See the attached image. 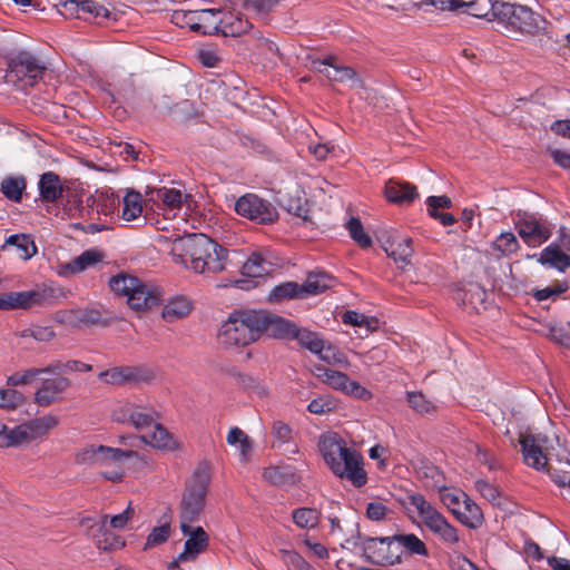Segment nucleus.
I'll return each mask as SVG.
<instances>
[{
    "instance_id": "4468645a",
    "label": "nucleus",
    "mask_w": 570,
    "mask_h": 570,
    "mask_svg": "<svg viewBox=\"0 0 570 570\" xmlns=\"http://www.w3.org/2000/svg\"><path fill=\"white\" fill-rule=\"evenodd\" d=\"M363 551L368 561L382 566H393L401 560L400 544L392 538H368L363 543Z\"/></svg>"
},
{
    "instance_id": "7ed1b4c3",
    "label": "nucleus",
    "mask_w": 570,
    "mask_h": 570,
    "mask_svg": "<svg viewBox=\"0 0 570 570\" xmlns=\"http://www.w3.org/2000/svg\"><path fill=\"white\" fill-rule=\"evenodd\" d=\"M263 325L258 311L233 313L219 330V342L226 347L252 344L262 336Z\"/></svg>"
},
{
    "instance_id": "0e129e2a",
    "label": "nucleus",
    "mask_w": 570,
    "mask_h": 570,
    "mask_svg": "<svg viewBox=\"0 0 570 570\" xmlns=\"http://www.w3.org/2000/svg\"><path fill=\"white\" fill-rule=\"evenodd\" d=\"M169 535L170 525L168 523L154 528L147 538L145 550L164 543Z\"/></svg>"
},
{
    "instance_id": "4be33fe9",
    "label": "nucleus",
    "mask_w": 570,
    "mask_h": 570,
    "mask_svg": "<svg viewBox=\"0 0 570 570\" xmlns=\"http://www.w3.org/2000/svg\"><path fill=\"white\" fill-rule=\"evenodd\" d=\"M259 316L264 321L262 326V334L267 332L272 337L281 340L294 338L298 327L295 323L285 320L281 316L269 314L264 311H258Z\"/></svg>"
},
{
    "instance_id": "864d4df0",
    "label": "nucleus",
    "mask_w": 570,
    "mask_h": 570,
    "mask_svg": "<svg viewBox=\"0 0 570 570\" xmlns=\"http://www.w3.org/2000/svg\"><path fill=\"white\" fill-rule=\"evenodd\" d=\"M95 206L98 213L108 216L115 213L116 208L119 206V200L108 190L99 191L95 198Z\"/></svg>"
},
{
    "instance_id": "2f4dec72",
    "label": "nucleus",
    "mask_w": 570,
    "mask_h": 570,
    "mask_svg": "<svg viewBox=\"0 0 570 570\" xmlns=\"http://www.w3.org/2000/svg\"><path fill=\"white\" fill-rule=\"evenodd\" d=\"M189 196L175 188L163 187L155 191V199L160 202L165 210L175 212L179 209Z\"/></svg>"
},
{
    "instance_id": "3c124183",
    "label": "nucleus",
    "mask_w": 570,
    "mask_h": 570,
    "mask_svg": "<svg viewBox=\"0 0 570 570\" xmlns=\"http://www.w3.org/2000/svg\"><path fill=\"white\" fill-rule=\"evenodd\" d=\"M292 298H303V294L299 291V285L295 282L283 283L274 287L269 294V299L275 302Z\"/></svg>"
},
{
    "instance_id": "8fccbe9b",
    "label": "nucleus",
    "mask_w": 570,
    "mask_h": 570,
    "mask_svg": "<svg viewBox=\"0 0 570 570\" xmlns=\"http://www.w3.org/2000/svg\"><path fill=\"white\" fill-rule=\"evenodd\" d=\"M343 322L352 326L364 327L367 332L379 328V321L375 317H368L354 311H347L343 315Z\"/></svg>"
},
{
    "instance_id": "c9c22d12",
    "label": "nucleus",
    "mask_w": 570,
    "mask_h": 570,
    "mask_svg": "<svg viewBox=\"0 0 570 570\" xmlns=\"http://www.w3.org/2000/svg\"><path fill=\"white\" fill-rule=\"evenodd\" d=\"M317 356L325 363L342 368H348L351 363L347 356L333 344L325 342Z\"/></svg>"
},
{
    "instance_id": "aec40b11",
    "label": "nucleus",
    "mask_w": 570,
    "mask_h": 570,
    "mask_svg": "<svg viewBox=\"0 0 570 570\" xmlns=\"http://www.w3.org/2000/svg\"><path fill=\"white\" fill-rule=\"evenodd\" d=\"M517 229L520 237L530 246L544 243L551 235L549 228L532 216L519 219Z\"/></svg>"
},
{
    "instance_id": "e433bc0d",
    "label": "nucleus",
    "mask_w": 570,
    "mask_h": 570,
    "mask_svg": "<svg viewBox=\"0 0 570 570\" xmlns=\"http://www.w3.org/2000/svg\"><path fill=\"white\" fill-rule=\"evenodd\" d=\"M332 278L326 274H309L303 285H299V291L303 298L309 295H317L331 286Z\"/></svg>"
},
{
    "instance_id": "dca6fc26",
    "label": "nucleus",
    "mask_w": 570,
    "mask_h": 570,
    "mask_svg": "<svg viewBox=\"0 0 570 570\" xmlns=\"http://www.w3.org/2000/svg\"><path fill=\"white\" fill-rule=\"evenodd\" d=\"M183 534L187 538L184 550L177 556L178 561H194L203 553L209 543L208 534L202 527H193L190 524H180Z\"/></svg>"
},
{
    "instance_id": "4d7b16f0",
    "label": "nucleus",
    "mask_w": 570,
    "mask_h": 570,
    "mask_svg": "<svg viewBox=\"0 0 570 570\" xmlns=\"http://www.w3.org/2000/svg\"><path fill=\"white\" fill-rule=\"evenodd\" d=\"M26 396L13 389H0V407L6 410H16L23 405Z\"/></svg>"
},
{
    "instance_id": "39448f33",
    "label": "nucleus",
    "mask_w": 570,
    "mask_h": 570,
    "mask_svg": "<svg viewBox=\"0 0 570 570\" xmlns=\"http://www.w3.org/2000/svg\"><path fill=\"white\" fill-rule=\"evenodd\" d=\"M209 482L210 475L207 468H199L195 471L180 503V524H190L198 520L205 507Z\"/></svg>"
},
{
    "instance_id": "ddd939ff",
    "label": "nucleus",
    "mask_w": 570,
    "mask_h": 570,
    "mask_svg": "<svg viewBox=\"0 0 570 570\" xmlns=\"http://www.w3.org/2000/svg\"><path fill=\"white\" fill-rule=\"evenodd\" d=\"M311 68L325 77L331 82L348 83L353 89H364L365 85L357 72L347 66L336 63V58L327 56L324 59H311Z\"/></svg>"
},
{
    "instance_id": "6ab92c4d",
    "label": "nucleus",
    "mask_w": 570,
    "mask_h": 570,
    "mask_svg": "<svg viewBox=\"0 0 570 570\" xmlns=\"http://www.w3.org/2000/svg\"><path fill=\"white\" fill-rule=\"evenodd\" d=\"M105 255L98 249H88L81 253L79 256L68 263H61L57 266V274L62 277H71L76 274L82 273L83 271L96 266L102 259Z\"/></svg>"
},
{
    "instance_id": "de8ad7c7",
    "label": "nucleus",
    "mask_w": 570,
    "mask_h": 570,
    "mask_svg": "<svg viewBox=\"0 0 570 570\" xmlns=\"http://www.w3.org/2000/svg\"><path fill=\"white\" fill-rule=\"evenodd\" d=\"M294 338L297 340L302 346L316 355L321 352V348L325 343V341L317 333L305 328H298Z\"/></svg>"
},
{
    "instance_id": "a878e982",
    "label": "nucleus",
    "mask_w": 570,
    "mask_h": 570,
    "mask_svg": "<svg viewBox=\"0 0 570 570\" xmlns=\"http://www.w3.org/2000/svg\"><path fill=\"white\" fill-rule=\"evenodd\" d=\"M384 195L389 202L397 205L410 204L419 196L414 185L394 179L385 184Z\"/></svg>"
},
{
    "instance_id": "b1692460",
    "label": "nucleus",
    "mask_w": 570,
    "mask_h": 570,
    "mask_svg": "<svg viewBox=\"0 0 570 570\" xmlns=\"http://www.w3.org/2000/svg\"><path fill=\"white\" fill-rule=\"evenodd\" d=\"M217 19L220 21L218 32L224 36L237 37L248 31L250 23L240 12L218 8Z\"/></svg>"
},
{
    "instance_id": "bf43d9fd",
    "label": "nucleus",
    "mask_w": 570,
    "mask_h": 570,
    "mask_svg": "<svg viewBox=\"0 0 570 570\" xmlns=\"http://www.w3.org/2000/svg\"><path fill=\"white\" fill-rule=\"evenodd\" d=\"M474 487L482 498H484L494 505L501 504V491L499 490L498 487L483 479L475 481Z\"/></svg>"
},
{
    "instance_id": "f257e3e1",
    "label": "nucleus",
    "mask_w": 570,
    "mask_h": 570,
    "mask_svg": "<svg viewBox=\"0 0 570 570\" xmlns=\"http://www.w3.org/2000/svg\"><path fill=\"white\" fill-rule=\"evenodd\" d=\"M176 264L199 274H217L226 269L228 250L204 234H186L169 237L159 235Z\"/></svg>"
},
{
    "instance_id": "f8f14e48",
    "label": "nucleus",
    "mask_w": 570,
    "mask_h": 570,
    "mask_svg": "<svg viewBox=\"0 0 570 570\" xmlns=\"http://www.w3.org/2000/svg\"><path fill=\"white\" fill-rule=\"evenodd\" d=\"M315 376L333 390L341 391L347 395H352L361 400H370L372 397V393L368 390L341 371L325 367L323 365H316Z\"/></svg>"
},
{
    "instance_id": "13d9d810",
    "label": "nucleus",
    "mask_w": 570,
    "mask_h": 570,
    "mask_svg": "<svg viewBox=\"0 0 570 570\" xmlns=\"http://www.w3.org/2000/svg\"><path fill=\"white\" fill-rule=\"evenodd\" d=\"M265 481L275 484L283 485L293 480L294 474L288 469H282L279 466H268L263 472Z\"/></svg>"
},
{
    "instance_id": "052dcab7",
    "label": "nucleus",
    "mask_w": 570,
    "mask_h": 570,
    "mask_svg": "<svg viewBox=\"0 0 570 570\" xmlns=\"http://www.w3.org/2000/svg\"><path fill=\"white\" fill-rule=\"evenodd\" d=\"M347 229L351 237L362 247H368L372 244L371 237L364 232L363 225L358 218L352 217L347 223Z\"/></svg>"
},
{
    "instance_id": "774afa93",
    "label": "nucleus",
    "mask_w": 570,
    "mask_h": 570,
    "mask_svg": "<svg viewBox=\"0 0 570 570\" xmlns=\"http://www.w3.org/2000/svg\"><path fill=\"white\" fill-rule=\"evenodd\" d=\"M80 321L86 325H102L107 326L110 318H107L99 309H86L81 313Z\"/></svg>"
},
{
    "instance_id": "79ce46f5",
    "label": "nucleus",
    "mask_w": 570,
    "mask_h": 570,
    "mask_svg": "<svg viewBox=\"0 0 570 570\" xmlns=\"http://www.w3.org/2000/svg\"><path fill=\"white\" fill-rule=\"evenodd\" d=\"M139 282L140 281L134 276L119 274L110 279L109 285L115 294L128 298L129 295L135 292V288L139 286Z\"/></svg>"
},
{
    "instance_id": "5701e85b",
    "label": "nucleus",
    "mask_w": 570,
    "mask_h": 570,
    "mask_svg": "<svg viewBox=\"0 0 570 570\" xmlns=\"http://www.w3.org/2000/svg\"><path fill=\"white\" fill-rule=\"evenodd\" d=\"M543 19L524 6H517L508 28L525 35H535L542 30Z\"/></svg>"
},
{
    "instance_id": "4c0bfd02",
    "label": "nucleus",
    "mask_w": 570,
    "mask_h": 570,
    "mask_svg": "<svg viewBox=\"0 0 570 570\" xmlns=\"http://www.w3.org/2000/svg\"><path fill=\"white\" fill-rule=\"evenodd\" d=\"M518 4H512L504 1H494L489 6V16L488 20H497L498 22L504 24L507 28L509 27L513 13L515 12V8Z\"/></svg>"
},
{
    "instance_id": "0eeeda50",
    "label": "nucleus",
    "mask_w": 570,
    "mask_h": 570,
    "mask_svg": "<svg viewBox=\"0 0 570 570\" xmlns=\"http://www.w3.org/2000/svg\"><path fill=\"white\" fill-rule=\"evenodd\" d=\"M59 419L53 414H46L26 421L13 428H8L4 448H16L42 439L57 428Z\"/></svg>"
},
{
    "instance_id": "f03ea898",
    "label": "nucleus",
    "mask_w": 570,
    "mask_h": 570,
    "mask_svg": "<svg viewBox=\"0 0 570 570\" xmlns=\"http://www.w3.org/2000/svg\"><path fill=\"white\" fill-rule=\"evenodd\" d=\"M318 450L336 476L347 479L356 487L366 483L362 456L355 450L347 448L346 442L337 433L328 432L321 435Z\"/></svg>"
},
{
    "instance_id": "20e7f679",
    "label": "nucleus",
    "mask_w": 570,
    "mask_h": 570,
    "mask_svg": "<svg viewBox=\"0 0 570 570\" xmlns=\"http://www.w3.org/2000/svg\"><path fill=\"white\" fill-rule=\"evenodd\" d=\"M137 452L132 450H121L99 444H90L80 449L75 455V462L80 465L107 468L114 470L102 472V475L110 481H120L122 471L120 465L125 460L132 458Z\"/></svg>"
},
{
    "instance_id": "49530a36",
    "label": "nucleus",
    "mask_w": 570,
    "mask_h": 570,
    "mask_svg": "<svg viewBox=\"0 0 570 570\" xmlns=\"http://www.w3.org/2000/svg\"><path fill=\"white\" fill-rule=\"evenodd\" d=\"M26 189V180L22 177H7L1 183V191L3 195L13 200L19 202Z\"/></svg>"
},
{
    "instance_id": "a18cd8bd",
    "label": "nucleus",
    "mask_w": 570,
    "mask_h": 570,
    "mask_svg": "<svg viewBox=\"0 0 570 570\" xmlns=\"http://www.w3.org/2000/svg\"><path fill=\"white\" fill-rule=\"evenodd\" d=\"M397 544H400V551L404 548L407 552L419 556H428V549L424 542L413 533L395 535Z\"/></svg>"
},
{
    "instance_id": "58836bf2",
    "label": "nucleus",
    "mask_w": 570,
    "mask_h": 570,
    "mask_svg": "<svg viewBox=\"0 0 570 570\" xmlns=\"http://www.w3.org/2000/svg\"><path fill=\"white\" fill-rule=\"evenodd\" d=\"M8 245H13L19 250L20 258L27 261L30 259L37 253V247L30 236L26 234L12 235L7 238L3 244V248Z\"/></svg>"
},
{
    "instance_id": "1a4fd4ad",
    "label": "nucleus",
    "mask_w": 570,
    "mask_h": 570,
    "mask_svg": "<svg viewBox=\"0 0 570 570\" xmlns=\"http://www.w3.org/2000/svg\"><path fill=\"white\" fill-rule=\"evenodd\" d=\"M519 443L523 461L535 470H544L551 456V440L546 435H533L529 432H520Z\"/></svg>"
},
{
    "instance_id": "c85d7f7f",
    "label": "nucleus",
    "mask_w": 570,
    "mask_h": 570,
    "mask_svg": "<svg viewBox=\"0 0 570 570\" xmlns=\"http://www.w3.org/2000/svg\"><path fill=\"white\" fill-rule=\"evenodd\" d=\"M538 261L542 265L564 272L570 266V254L557 243H552L541 252Z\"/></svg>"
},
{
    "instance_id": "c756f323",
    "label": "nucleus",
    "mask_w": 570,
    "mask_h": 570,
    "mask_svg": "<svg viewBox=\"0 0 570 570\" xmlns=\"http://www.w3.org/2000/svg\"><path fill=\"white\" fill-rule=\"evenodd\" d=\"M384 249L395 263L400 264V267L404 268L411 264V258L414 253L411 238H395L389 240Z\"/></svg>"
},
{
    "instance_id": "f704fd0d",
    "label": "nucleus",
    "mask_w": 570,
    "mask_h": 570,
    "mask_svg": "<svg viewBox=\"0 0 570 570\" xmlns=\"http://www.w3.org/2000/svg\"><path fill=\"white\" fill-rule=\"evenodd\" d=\"M121 218L126 222L137 219L142 213V196L140 193L130 190L124 197L122 200Z\"/></svg>"
},
{
    "instance_id": "473e14b6",
    "label": "nucleus",
    "mask_w": 570,
    "mask_h": 570,
    "mask_svg": "<svg viewBox=\"0 0 570 570\" xmlns=\"http://www.w3.org/2000/svg\"><path fill=\"white\" fill-rule=\"evenodd\" d=\"M273 264L261 253H253L242 266V273L248 277H262L271 273Z\"/></svg>"
},
{
    "instance_id": "393cba45",
    "label": "nucleus",
    "mask_w": 570,
    "mask_h": 570,
    "mask_svg": "<svg viewBox=\"0 0 570 570\" xmlns=\"http://www.w3.org/2000/svg\"><path fill=\"white\" fill-rule=\"evenodd\" d=\"M154 431L150 433H144L139 439L129 436V440L141 441L154 449L174 451L179 449V443L173 438V435L157 422L153 425Z\"/></svg>"
},
{
    "instance_id": "c03bdc74",
    "label": "nucleus",
    "mask_w": 570,
    "mask_h": 570,
    "mask_svg": "<svg viewBox=\"0 0 570 570\" xmlns=\"http://www.w3.org/2000/svg\"><path fill=\"white\" fill-rule=\"evenodd\" d=\"M227 443L237 446L243 459H247L252 451L253 443L250 438L239 428L235 426L228 431Z\"/></svg>"
},
{
    "instance_id": "37998d69",
    "label": "nucleus",
    "mask_w": 570,
    "mask_h": 570,
    "mask_svg": "<svg viewBox=\"0 0 570 570\" xmlns=\"http://www.w3.org/2000/svg\"><path fill=\"white\" fill-rule=\"evenodd\" d=\"M406 400L410 407L419 414H432L436 411L434 402L429 400L422 392H407Z\"/></svg>"
},
{
    "instance_id": "9b49d317",
    "label": "nucleus",
    "mask_w": 570,
    "mask_h": 570,
    "mask_svg": "<svg viewBox=\"0 0 570 570\" xmlns=\"http://www.w3.org/2000/svg\"><path fill=\"white\" fill-rule=\"evenodd\" d=\"M218 8L179 10L173 14V20L180 27H188L190 30L204 35L218 33L219 20L217 19Z\"/></svg>"
},
{
    "instance_id": "412c9836",
    "label": "nucleus",
    "mask_w": 570,
    "mask_h": 570,
    "mask_svg": "<svg viewBox=\"0 0 570 570\" xmlns=\"http://www.w3.org/2000/svg\"><path fill=\"white\" fill-rule=\"evenodd\" d=\"M161 301V291L153 285L144 284L139 282V286L135 288L129 297L127 298V303L130 308L137 312H144L157 306Z\"/></svg>"
},
{
    "instance_id": "603ef678",
    "label": "nucleus",
    "mask_w": 570,
    "mask_h": 570,
    "mask_svg": "<svg viewBox=\"0 0 570 570\" xmlns=\"http://www.w3.org/2000/svg\"><path fill=\"white\" fill-rule=\"evenodd\" d=\"M492 247L499 252L502 256H509L519 249V242L514 234L502 233L493 242Z\"/></svg>"
},
{
    "instance_id": "72a5a7b5",
    "label": "nucleus",
    "mask_w": 570,
    "mask_h": 570,
    "mask_svg": "<svg viewBox=\"0 0 570 570\" xmlns=\"http://www.w3.org/2000/svg\"><path fill=\"white\" fill-rule=\"evenodd\" d=\"M40 195L46 202H55L61 196L62 186L58 175L52 171L45 173L39 181Z\"/></svg>"
},
{
    "instance_id": "e2e57ef3",
    "label": "nucleus",
    "mask_w": 570,
    "mask_h": 570,
    "mask_svg": "<svg viewBox=\"0 0 570 570\" xmlns=\"http://www.w3.org/2000/svg\"><path fill=\"white\" fill-rule=\"evenodd\" d=\"M354 354L361 358L362 363L366 367L380 365L386 358V352L379 346H375L365 353L354 352Z\"/></svg>"
},
{
    "instance_id": "338daca9",
    "label": "nucleus",
    "mask_w": 570,
    "mask_h": 570,
    "mask_svg": "<svg viewBox=\"0 0 570 570\" xmlns=\"http://www.w3.org/2000/svg\"><path fill=\"white\" fill-rule=\"evenodd\" d=\"M272 432L275 440L281 444L289 443L293 440L292 428L283 421H275L272 426Z\"/></svg>"
},
{
    "instance_id": "6e6d98bb",
    "label": "nucleus",
    "mask_w": 570,
    "mask_h": 570,
    "mask_svg": "<svg viewBox=\"0 0 570 570\" xmlns=\"http://www.w3.org/2000/svg\"><path fill=\"white\" fill-rule=\"evenodd\" d=\"M302 193L297 189L295 190V195H289L284 200V206L288 213H292L293 215L303 218L304 220L308 219V210L305 207L306 200L301 195Z\"/></svg>"
},
{
    "instance_id": "bb28decb",
    "label": "nucleus",
    "mask_w": 570,
    "mask_h": 570,
    "mask_svg": "<svg viewBox=\"0 0 570 570\" xmlns=\"http://www.w3.org/2000/svg\"><path fill=\"white\" fill-rule=\"evenodd\" d=\"M191 309V301L186 296L177 295L164 304L161 318L167 323H174L187 317Z\"/></svg>"
},
{
    "instance_id": "6e6552de",
    "label": "nucleus",
    "mask_w": 570,
    "mask_h": 570,
    "mask_svg": "<svg viewBox=\"0 0 570 570\" xmlns=\"http://www.w3.org/2000/svg\"><path fill=\"white\" fill-rule=\"evenodd\" d=\"M234 209L239 216L257 224H272L278 218L277 209L272 203L252 193L240 196L235 202Z\"/></svg>"
},
{
    "instance_id": "ea45409f",
    "label": "nucleus",
    "mask_w": 570,
    "mask_h": 570,
    "mask_svg": "<svg viewBox=\"0 0 570 570\" xmlns=\"http://www.w3.org/2000/svg\"><path fill=\"white\" fill-rule=\"evenodd\" d=\"M456 12H465L482 19L489 16V4L485 0H454Z\"/></svg>"
},
{
    "instance_id": "a211bd4d",
    "label": "nucleus",
    "mask_w": 570,
    "mask_h": 570,
    "mask_svg": "<svg viewBox=\"0 0 570 570\" xmlns=\"http://www.w3.org/2000/svg\"><path fill=\"white\" fill-rule=\"evenodd\" d=\"M1 309H18L30 308L32 306H40L46 301V295L40 289L24 291V292H6L0 293Z\"/></svg>"
},
{
    "instance_id": "69168bd1",
    "label": "nucleus",
    "mask_w": 570,
    "mask_h": 570,
    "mask_svg": "<svg viewBox=\"0 0 570 570\" xmlns=\"http://www.w3.org/2000/svg\"><path fill=\"white\" fill-rule=\"evenodd\" d=\"M463 494L464 493L461 494V493L452 492L448 488H445L444 490H442L440 492V499L443 502V504L448 509H450L454 515H456L460 512V507H461V502H462L461 499L463 498Z\"/></svg>"
},
{
    "instance_id": "09e8293b",
    "label": "nucleus",
    "mask_w": 570,
    "mask_h": 570,
    "mask_svg": "<svg viewBox=\"0 0 570 570\" xmlns=\"http://www.w3.org/2000/svg\"><path fill=\"white\" fill-rule=\"evenodd\" d=\"M293 521L302 529L315 528L320 521V514L315 509L299 508L292 513Z\"/></svg>"
},
{
    "instance_id": "9d476101",
    "label": "nucleus",
    "mask_w": 570,
    "mask_h": 570,
    "mask_svg": "<svg viewBox=\"0 0 570 570\" xmlns=\"http://www.w3.org/2000/svg\"><path fill=\"white\" fill-rule=\"evenodd\" d=\"M43 71L45 67L36 58L23 52L10 62L6 80L24 89L27 86L32 87L42 77Z\"/></svg>"
},
{
    "instance_id": "5fc2aeb1",
    "label": "nucleus",
    "mask_w": 570,
    "mask_h": 570,
    "mask_svg": "<svg viewBox=\"0 0 570 570\" xmlns=\"http://www.w3.org/2000/svg\"><path fill=\"white\" fill-rule=\"evenodd\" d=\"M336 400L331 395H320L311 401L307 406L308 412L315 415H324L335 411Z\"/></svg>"
},
{
    "instance_id": "f3484780",
    "label": "nucleus",
    "mask_w": 570,
    "mask_h": 570,
    "mask_svg": "<svg viewBox=\"0 0 570 570\" xmlns=\"http://www.w3.org/2000/svg\"><path fill=\"white\" fill-rule=\"evenodd\" d=\"M69 387L70 381L63 376L45 380L35 392L33 401L38 406L48 407L61 401L62 394Z\"/></svg>"
},
{
    "instance_id": "423d86ee",
    "label": "nucleus",
    "mask_w": 570,
    "mask_h": 570,
    "mask_svg": "<svg viewBox=\"0 0 570 570\" xmlns=\"http://www.w3.org/2000/svg\"><path fill=\"white\" fill-rule=\"evenodd\" d=\"M407 499L431 532L448 544L459 542L456 529L421 493H412Z\"/></svg>"
},
{
    "instance_id": "7c9ffc66",
    "label": "nucleus",
    "mask_w": 570,
    "mask_h": 570,
    "mask_svg": "<svg viewBox=\"0 0 570 570\" xmlns=\"http://www.w3.org/2000/svg\"><path fill=\"white\" fill-rule=\"evenodd\" d=\"M463 524L476 528L483 521V513L481 508L472 501L469 497L463 494L460 512L455 515Z\"/></svg>"
},
{
    "instance_id": "a19ab883",
    "label": "nucleus",
    "mask_w": 570,
    "mask_h": 570,
    "mask_svg": "<svg viewBox=\"0 0 570 570\" xmlns=\"http://www.w3.org/2000/svg\"><path fill=\"white\" fill-rule=\"evenodd\" d=\"M56 370H60V367L49 365V366L42 367V368L32 367V368H28L23 372H17V373L12 374L11 376H9L8 384L11 386L24 385V384H28V383H31L32 381H35L39 375H41L43 373L56 372Z\"/></svg>"
},
{
    "instance_id": "cd10ccee",
    "label": "nucleus",
    "mask_w": 570,
    "mask_h": 570,
    "mask_svg": "<svg viewBox=\"0 0 570 570\" xmlns=\"http://www.w3.org/2000/svg\"><path fill=\"white\" fill-rule=\"evenodd\" d=\"M104 383L111 385H122L129 382H136L142 379L141 371L137 367L118 366L111 367L98 375Z\"/></svg>"
},
{
    "instance_id": "2eb2a0df",
    "label": "nucleus",
    "mask_w": 570,
    "mask_h": 570,
    "mask_svg": "<svg viewBox=\"0 0 570 570\" xmlns=\"http://www.w3.org/2000/svg\"><path fill=\"white\" fill-rule=\"evenodd\" d=\"M115 416L118 421L131 424L139 431L154 425L158 420V413L148 404L129 401L118 406Z\"/></svg>"
},
{
    "instance_id": "680f3d73",
    "label": "nucleus",
    "mask_w": 570,
    "mask_h": 570,
    "mask_svg": "<svg viewBox=\"0 0 570 570\" xmlns=\"http://www.w3.org/2000/svg\"><path fill=\"white\" fill-rule=\"evenodd\" d=\"M282 560L288 566L296 570H314L313 567L296 551L282 549L279 551Z\"/></svg>"
}]
</instances>
